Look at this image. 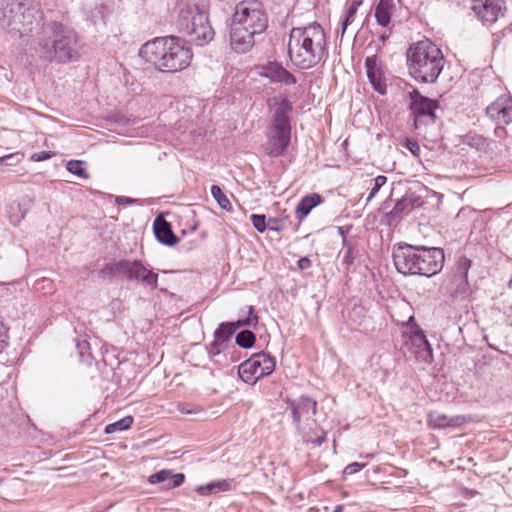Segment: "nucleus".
I'll return each mask as SVG.
<instances>
[{
  "label": "nucleus",
  "mask_w": 512,
  "mask_h": 512,
  "mask_svg": "<svg viewBox=\"0 0 512 512\" xmlns=\"http://www.w3.org/2000/svg\"><path fill=\"white\" fill-rule=\"evenodd\" d=\"M8 334L4 324L0 321V353L7 347Z\"/></svg>",
  "instance_id": "nucleus-47"
},
{
  "label": "nucleus",
  "mask_w": 512,
  "mask_h": 512,
  "mask_svg": "<svg viewBox=\"0 0 512 512\" xmlns=\"http://www.w3.org/2000/svg\"><path fill=\"white\" fill-rule=\"evenodd\" d=\"M275 358L266 352L253 354L238 367L239 377L247 384L254 385L258 380L275 370Z\"/></svg>",
  "instance_id": "nucleus-10"
},
{
  "label": "nucleus",
  "mask_w": 512,
  "mask_h": 512,
  "mask_svg": "<svg viewBox=\"0 0 512 512\" xmlns=\"http://www.w3.org/2000/svg\"><path fill=\"white\" fill-rule=\"evenodd\" d=\"M235 341L239 347L248 349L254 345L256 341V336L250 330H242L239 333H237Z\"/></svg>",
  "instance_id": "nucleus-33"
},
{
  "label": "nucleus",
  "mask_w": 512,
  "mask_h": 512,
  "mask_svg": "<svg viewBox=\"0 0 512 512\" xmlns=\"http://www.w3.org/2000/svg\"><path fill=\"white\" fill-rule=\"evenodd\" d=\"M387 38H388V35H386V34H382V35L380 36V41H381L382 43H385V41L387 40Z\"/></svg>",
  "instance_id": "nucleus-60"
},
{
  "label": "nucleus",
  "mask_w": 512,
  "mask_h": 512,
  "mask_svg": "<svg viewBox=\"0 0 512 512\" xmlns=\"http://www.w3.org/2000/svg\"><path fill=\"white\" fill-rule=\"evenodd\" d=\"M222 344L223 342L218 341L217 339L214 338V341L208 347L209 354L212 356L219 355L222 351Z\"/></svg>",
  "instance_id": "nucleus-49"
},
{
  "label": "nucleus",
  "mask_w": 512,
  "mask_h": 512,
  "mask_svg": "<svg viewBox=\"0 0 512 512\" xmlns=\"http://www.w3.org/2000/svg\"><path fill=\"white\" fill-rule=\"evenodd\" d=\"M139 56L160 72L176 73L191 64L193 52L183 39L166 36L143 44Z\"/></svg>",
  "instance_id": "nucleus-2"
},
{
  "label": "nucleus",
  "mask_w": 512,
  "mask_h": 512,
  "mask_svg": "<svg viewBox=\"0 0 512 512\" xmlns=\"http://www.w3.org/2000/svg\"><path fill=\"white\" fill-rule=\"evenodd\" d=\"M326 440V432L322 431V434L318 436L317 438L310 439L311 443H313L316 446H320L322 443H324Z\"/></svg>",
  "instance_id": "nucleus-55"
},
{
  "label": "nucleus",
  "mask_w": 512,
  "mask_h": 512,
  "mask_svg": "<svg viewBox=\"0 0 512 512\" xmlns=\"http://www.w3.org/2000/svg\"><path fill=\"white\" fill-rule=\"evenodd\" d=\"M486 115L495 125H508L512 122V98L506 95L498 97L486 108Z\"/></svg>",
  "instance_id": "nucleus-16"
},
{
  "label": "nucleus",
  "mask_w": 512,
  "mask_h": 512,
  "mask_svg": "<svg viewBox=\"0 0 512 512\" xmlns=\"http://www.w3.org/2000/svg\"><path fill=\"white\" fill-rule=\"evenodd\" d=\"M461 423L460 417H448L444 414H430L428 424L435 429L454 427Z\"/></svg>",
  "instance_id": "nucleus-24"
},
{
  "label": "nucleus",
  "mask_w": 512,
  "mask_h": 512,
  "mask_svg": "<svg viewBox=\"0 0 512 512\" xmlns=\"http://www.w3.org/2000/svg\"><path fill=\"white\" fill-rule=\"evenodd\" d=\"M409 109L413 117V125L419 130L433 124L436 120L435 111L438 108V101L423 96L418 90L409 92Z\"/></svg>",
  "instance_id": "nucleus-11"
},
{
  "label": "nucleus",
  "mask_w": 512,
  "mask_h": 512,
  "mask_svg": "<svg viewBox=\"0 0 512 512\" xmlns=\"http://www.w3.org/2000/svg\"><path fill=\"white\" fill-rule=\"evenodd\" d=\"M343 509H344L343 505H337L334 507L333 512H343Z\"/></svg>",
  "instance_id": "nucleus-59"
},
{
  "label": "nucleus",
  "mask_w": 512,
  "mask_h": 512,
  "mask_svg": "<svg viewBox=\"0 0 512 512\" xmlns=\"http://www.w3.org/2000/svg\"><path fill=\"white\" fill-rule=\"evenodd\" d=\"M125 259L115 262L106 263L99 271L103 278L113 279L115 277H123Z\"/></svg>",
  "instance_id": "nucleus-26"
},
{
  "label": "nucleus",
  "mask_w": 512,
  "mask_h": 512,
  "mask_svg": "<svg viewBox=\"0 0 512 512\" xmlns=\"http://www.w3.org/2000/svg\"><path fill=\"white\" fill-rule=\"evenodd\" d=\"M321 202V196L319 194L313 193L304 196L296 207V218L298 220H303L311 210L316 207Z\"/></svg>",
  "instance_id": "nucleus-22"
},
{
  "label": "nucleus",
  "mask_w": 512,
  "mask_h": 512,
  "mask_svg": "<svg viewBox=\"0 0 512 512\" xmlns=\"http://www.w3.org/2000/svg\"><path fill=\"white\" fill-rule=\"evenodd\" d=\"M75 341L80 361L86 365H91L95 358L92 353L90 339L84 335L77 337Z\"/></svg>",
  "instance_id": "nucleus-23"
},
{
  "label": "nucleus",
  "mask_w": 512,
  "mask_h": 512,
  "mask_svg": "<svg viewBox=\"0 0 512 512\" xmlns=\"http://www.w3.org/2000/svg\"><path fill=\"white\" fill-rule=\"evenodd\" d=\"M232 482H233L232 479H221V480L211 481V483L214 486V491H216V493L226 492V491L231 490Z\"/></svg>",
  "instance_id": "nucleus-43"
},
{
  "label": "nucleus",
  "mask_w": 512,
  "mask_h": 512,
  "mask_svg": "<svg viewBox=\"0 0 512 512\" xmlns=\"http://www.w3.org/2000/svg\"><path fill=\"white\" fill-rule=\"evenodd\" d=\"M291 140V128L271 126V135L269 136L266 154L277 158L286 152Z\"/></svg>",
  "instance_id": "nucleus-14"
},
{
  "label": "nucleus",
  "mask_w": 512,
  "mask_h": 512,
  "mask_svg": "<svg viewBox=\"0 0 512 512\" xmlns=\"http://www.w3.org/2000/svg\"><path fill=\"white\" fill-rule=\"evenodd\" d=\"M185 481V475L183 473H173L171 471V477H169L168 483L165 487L167 489L177 488L181 486Z\"/></svg>",
  "instance_id": "nucleus-41"
},
{
  "label": "nucleus",
  "mask_w": 512,
  "mask_h": 512,
  "mask_svg": "<svg viewBox=\"0 0 512 512\" xmlns=\"http://www.w3.org/2000/svg\"><path fill=\"white\" fill-rule=\"evenodd\" d=\"M405 346L413 354L415 359L423 363H431L433 360V350L428 342L424 331L419 327L411 331L405 340Z\"/></svg>",
  "instance_id": "nucleus-13"
},
{
  "label": "nucleus",
  "mask_w": 512,
  "mask_h": 512,
  "mask_svg": "<svg viewBox=\"0 0 512 512\" xmlns=\"http://www.w3.org/2000/svg\"><path fill=\"white\" fill-rule=\"evenodd\" d=\"M394 8L393 3L379 1L375 8V18L379 25L386 27L391 20V12Z\"/></svg>",
  "instance_id": "nucleus-25"
},
{
  "label": "nucleus",
  "mask_w": 512,
  "mask_h": 512,
  "mask_svg": "<svg viewBox=\"0 0 512 512\" xmlns=\"http://www.w3.org/2000/svg\"><path fill=\"white\" fill-rule=\"evenodd\" d=\"M504 126L505 125H496L494 132L497 137L502 138L505 135L506 131Z\"/></svg>",
  "instance_id": "nucleus-56"
},
{
  "label": "nucleus",
  "mask_w": 512,
  "mask_h": 512,
  "mask_svg": "<svg viewBox=\"0 0 512 512\" xmlns=\"http://www.w3.org/2000/svg\"><path fill=\"white\" fill-rule=\"evenodd\" d=\"M40 283H42V288H44L47 287V285H51L52 281L50 279L43 278L40 282L37 283V285H39Z\"/></svg>",
  "instance_id": "nucleus-57"
},
{
  "label": "nucleus",
  "mask_w": 512,
  "mask_h": 512,
  "mask_svg": "<svg viewBox=\"0 0 512 512\" xmlns=\"http://www.w3.org/2000/svg\"><path fill=\"white\" fill-rule=\"evenodd\" d=\"M153 231L157 241L163 245L172 247L179 241V238L172 231L171 224L161 214L154 219Z\"/></svg>",
  "instance_id": "nucleus-20"
},
{
  "label": "nucleus",
  "mask_w": 512,
  "mask_h": 512,
  "mask_svg": "<svg viewBox=\"0 0 512 512\" xmlns=\"http://www.w3.org/2000/svg\"><path fill=\"white\" fill-rule=\"evenodd\" d=\"M195 491L197 492V494L201 495V496H208V495H213V494H217L216 491H214V486L211 482L205 484V485H199L195 488Z\"/></svg>",
  "instance_id": "nucleus-44"
},
{
  "label": "nucleus",
  "mask_w": 512,
  "mask_h": 512,
  "mask_svg": "<svg viewBox=\"0 0 512 512\" xmlns=\"http://www.w3.org/2000/svg\"><path fill=\"white\" fill-rule=\"evenodd\" d=\"M411 205L410 198L403 196L395 203L393 209L390 211V215L393 217H401L402 213L408 214L411 212Z\"/></svg>",
  "instance_id": "nucleus-34"
},
{
  "label": "nucleus",
  "mask_w": 512,
  "mask_h": 512,
  "mask_svg": "<svg viewBox=\"0 0 512 512\" xmlns=\"http://www.w3.org/2000/svg\"><path fill=\"white\" fill-rule=\"evenodd\" d=\"M361 4H362L361 0H353L348 4L346 11H345V17L342 20V24H341L342 35L345 33L348 25L353 21L354 16L357 13V10Z\"/></svg>",
  "instance_id": "nucleus-29"
},
{
  "label": "nucleus",
  "mask_w": 512,
  "mask_h": 512,
  "mask_svg": "<svg viewBox=\"0 0 512 512\" xmlns=\"http://www.w3.org/2000/svg\"><path fill=\"white\" fill-rule=\"evenodd\" d=\"M82 48L76 31L57 21L43 25L31 44V49L40 59L58 64L78 61Z\"/></svg>",
  "instance_id": "nucleus-1"
},
{
  "label": "nucleus",
  "mask_w": 512,
  "mask_h": 512,
  "mask_svg": "<svg viewBox=\"0 0 512 512\" xmlns=\"http://www.w3.org/2000/svg\"><path fill=\"white\" fill-rule=\"evenodd\" d=\"M169 477H171V470L162 469L158 472L151 474L148 477V483L152 485L165 482L168 483Z\"/></svg>",
  "instance_id": "nucleus-39"
},
{
  "label": "nucleus",
  "mask_w": 512,
  "mask_h": 512,
  "mask_svg": "<svg viewBox=\"0 0 512 512\" xmlns=\"http://www.w3.org/2000/svg\"><path fill=\"white\" fill-rule=\"evenodd\" d=\"M237 329L241 327H256L258 324V316L254 312V308L252 306H249L248 309V316L243 319H238L237 321H234Z\"/></svg>",
  "instance_id": "nucleus-36"
},
{
  "label": "nucleus",
  "mask_w": 512,
  "mask_h": 512,
  "mask_svg": "<svg viewBox=\"0 0 512 512\" xmlns=\"http://www.w3.org/2000/svg\"><path fill=\"white\" fill-rule=\"evenodd\" d=\"M364 467V463L353 462L345 467L343 473L345 476L352 475L361 471Z\"/></svg>",
  "instance_id": "nucleus-45"
},
{
  "label": "nucleus",
  "mask_w": 512,
  "mask_h": 512,
  "mask_svg": "<svg viewBox=\"0 0 512 512\" xmlns=\"http://www.w3.org/2000/svg\"><path fill=\"white\" fill-rule=\"evenodd\" d=\"M53 155L54 153L51 151L36 152L30 156V160L33 162L45 161L47 159H50Z\"/></svg>",
  "instance_id": "nucleus-46"
},
{
  "label": "nucleus",
  "mask_w": 512,
  "mask_h": 512,
  "mask_svg": "<svg viewBox=\"0 0 512 512\" xmlns=\"http://www.w3.org/2000/svg\"><path fill=\"white\" fill-rule=\"evenodd\" d=\"M178 409L182 414H193L198 412V408H188V404L180 403Z\"/></svg>",
  "instance_id": "nucleus-51"
},
{
  "label": "nucleus",
  "mask_w": 512,
  "mask_h": 512,
  "mask_svg": "<svg viewBox=\"0 0 512 512\" xmlns=\"http://www.w3.org/2000/svg\"><path fill=\"white\" fill-rule=\"evenodd\" d=\"M43 22V12L31 0H0V26L19 36L37 38Z\"/></svg>",
  "instance_id": "nucleus-6"
},
{
  "label": "nucleus",
  "mask_w": 512,
  "mask_h": 512,
  "mask_svg": "<svg viewBox=\"0 0 512 512\" xmlns=\"http://www.w3.org/2000/svg\"><path fill=\"white\" fill-rule=\"evenodd\" d=\"M287 408L291 411V417L296 428L299 429L301 421L311 413L317 412V402L309 396L302 395L297 399H287Z\"/></svg>",
  "instance_id": "nucleus-15"
},
{
  "label": "nucleus",
  "mask_w": 512,
  "mask_h": 512,
  "mask_svg": "<svg viewBox=\"0 0 512 512\" xmlns=\"http://www.w3.org/2000/svg\"><path fill=\"white\" fill-rule=\"evenodd\" d=\"M236 330L238 329L234 322H223L214 331V338L225 343L230 339Z\"/></svg>",
  "instance_id": "nucleus-27"
},
{
  "label": "nucleus",
  "mask_w": 512,
  "mask_h": 512,
  "mask_svg": "<svg viewBox=\"0 0 512 512\" xmlns=\"http://www.w3.org/2000/svg\"><path fill=\"white\" fill-rule=\"evenodd\" d=\"M269 107L272 111L271 126L291 128L290 114L293 105L288 99L272 98L269 100Z\"/></svg>",
  "instance_id": "nucleus-18"
},
{
  "label": "nucleus",
  "mask_w": 512,
  "mask_h": 512,
  "mask_svg": "<svg viewBox=\"0 0 512 512\" xmlns=\"http://www.w3.org/2000/svg\"><path fill=\"white\" fill-rule=\"evenodd\" d=\"M472 261L465 256L456 259L449 275L446 291L449 296L455 300H467L472 293L471 285L468 281V272Z\"/></svg>",
  "instance_id": "nucleus-9"
},
{
  "label": "nucleus",
  "mask_w": 512,
  "mask_h": 512,
  "mask_svg": "<svg viewBox=\"0 0 512 512\" xmlns=\"http://www.w3.org/2000/svg\"><path fill=\"white\" fill-rule=\"evenodd\" d=\"M366 74L375 91L380 94L386 93V83L384 81L382 70L378 66L377 57L369 56L365 59Z\"/></svg>",
  "instance_id": "nucleus-21"
},
{
  "label": "nucleus",
  "mask_w": 512,
  "mask_h": 512,
  "mask_svg": "<svg viewBox=\"0 0 512 512\" xmlns=\"http://www.w3.org/2000/svg\"><path fill=\"white\" fill-rule=\"evenodd\" d=\"M406 148L410 150L413 154H416L419 151V145L417 144V142L409 139L407 140Z\"/></svg>",
  "instance_id": "nucleus-54"
},
{
  "label": "nucleus",
  "mask_w": 512,
  "mask_h": 512,
  "mask_svg": "<svg viewBox=\"0 0 512 512\" xmlns=\"http://www.w3.org/2000/svg\"><path fill=\"white\" fill-rule=\"evenodd\" d=\"M140 199L130 198L127 196H116L115 203L118 205H134L138 204Z\"/></svg>",
  "instance_id": "nucleus-48"
},
{
  "label": "nucleus",
  "mask_w": 512,
  "mask_h": 512,
  "mask_svg": "<svg viewBox=\"0 0 512 512\" xmlns=\"http://www.w3.org/2000/svg\"><path fill=\"white\" fill-rule=\"evenodd\" d=\"M471 9L486 23H494L503 15L502 0H471Z\"/></svg>",
  "instance_id": "nucleus-17"
},
{
  "label": "nucleus",
  "mask_w": 512,
  "mask_h": 512,
  "mask_svg": "<svg viewBox=\"0 0 512 512\" xmlns=\"http://www.w3.org/2000/svg\"><path fill=\"white\" fill-rule=\"evenodd\" d=\"M310 266H311V260L309 258L301 257L298 260V267H299V269L306 270V269L310 268Z\"/></svg>",
  "instance_id": "nucleus-52"
},
{
  "label": "nucleus",
  "mask_w": 512,
  "mask_h": 512,
  "mask_svg": "<svg viewBox=\"0 0 512 512\" xmlns=\"http://www.w3.org/2000/svg\"><path fill=\"white\" fill-rule=\"evenodd\" d=\"M463 143L476 149H483L486 146V139L476 134H466L463 136Z\"/></svg>",
  "instance_id": "nucleus-38"
},
{
  "label": "nucleus",
  "mask_w": 512,
  "mask_h": 512,
  "mask_svg": "<svg viewBox=\"0 0 512 512\" xmlns=\"http://www.w3.org/2000/svg\"><path fill=\"white\" fill-rule=\"evenodd\" d=\"M133 422H134V418L132 416L123 417L122 419H120L114 423H110V424L106 425L104 432L106 434H113L115 432L126 431L131 428Z\"/></svg>",
  "instance_id": "nucleus-28"
},
{
  "label": "nucleus",
  "mask_w": 512,
  "mask_h": 512,
  "mask_svg": "<svg viewBox=\"0 0 512 512\" xmlns=\"http://www.w3.org/2000/svg\"><path fill=\"white\" fill-rule=\"evenodd\" d=\"M23 158V155L19 152L12 153L5 155L3 157H0V166L2 165H16L18 164Z\"/></svg>",
  "instance_id": "nucleus-42"
},
{
  "label": "nucleus",
  "mask_w": 512,
  "mask_h": 512,
  "mask_svg": "<svg viewBox=\"0 0 512 512\" xmlns=\"http://www.w3.org/2000/svg\"><path fill=\"white\" fill-rule=\"evenodd\" d=\"M504 315L506 322L512 326V304L505 307Z\"/></svg>",
  "instance_id": "nucleus-53"
},
{
  "label": "nucleus",
  "mask_w": 512,
  "mask_h": 512,
  "mask_svg": "<svg viewBox=\"0 0 512 512\" xmlns=\"http://www.w3.org/2000/svg\"><path fill=\"white\" fill-rule=\"evenodd\" d=\"M339 234L341 235L342 237V242L344 241V238H346L345 236V228L344 227H339Z\"/></svg>",
  "instance_id": "nucleus-58"
},
{
  "label": "nucleus",
  "mask_w": 512,
  "mask_h": 512,
  "mask_svg": "<svg viewBox=\"0 0 512 512\" xmlns=\"http://www.w3.org/2000/svg\"><path fill=\"white\" fill-rule=\"evenodd\" d=\"M211 194L221 209L228 212L232 210V205L220 186L212 185Z\"/></svg>",
  "instance_id": "nucleus-31"
},
{
  "label": "nucleus",
  "mask_w": 512,
  "mask_h": 512,
  "mask_svg": "<svg viewBox=\"0 0 512 512\" xmlns=\"http://www.w3.org/2000/svg\"><path fill=\"white\" fill-rule=\"evenodd\" d=\"M66 168L67 170L82 178V179H87L88 178V174L86 172V169L84 168V162L83 161H80V160H70L67 162V165H66Z\"/></svg>",
  "instance_id": "nucleus-35"
},
{
  "label": "nucleus",
  "mask_w": 512,
  "mask_h": 512,
  "mask_svg": "<svg viewBox=\"0 0 512 512\" xmlns=\"http://www.w3.org/2000/svg\"><path fill=\"white\" fill-rule=\"evenodd\" d=\"M86 19L91 21L94 25L102 22L104 19V6L96 5L85 12Z\"/></svg>",
  "instance_id": "nucleus-37"
},
{
  "label": "nucleus",
  "mask_w": 512,
  "mask_h": 512,
  "mask_svg": "<svg viewBox=\"0 0 512 512\" xmlns=\"http://www.w3.org/2000/svg\"><path fill=\"white\" fill-rule=\"evenodd\" d=\"M250 220L253 224V227L260 233H263L266 231L267 228L273 231H278L279 229L277 227H273L270 225L271 222H276L275 219H269L268 224L266 223V217L262 214H252L250 216Z\"/></svg>",
  "instance_id": "nucleus-30"
},
{
  "label": "nucleus",
  "mask_w": 512,
  "mask_h": 512,
  "mask_svg": "<svg viewBox=\"0 0 512 512\" xmlns=\"http://www.w3.org/2000/svg\"><path fill=\"white\" fill-rule=\"evenodd\" d=\"M262 75L272 82L291 86L297 83L296 77L277 62H270L263 67Z\"/></svg>",
  "instance_id": "nucleus-19"
},
{
  "label": "nucleus",
  "mask_w": 512,
  "mask_h": 512,
  "mask_svg": "<svg viewBox=\"0 0 512 512\" xmlns=\"http://www.w3.org/2000/svg\"><path fill=\"white\" fill-rule=\"evenodd\" d=\"M326 53V35L320 24L314 22L294 27L289 33L288 55L292 64L302 70L316 66Z\"/></svg>",
  "instance_id": "nucleus-4"
},
{
  "label": "nucleus",
  "mask_w": 512,
  "mask_h": 512,
  "mask_svg": "<svg viewBox=\"0 0 512 512\" xmlns=\"http://www.w3.org/2000/svg\"><path fill=\"white\" fill-rule=\"evenodd\" d=\"M509 287L512 289V278H511V281H510Z\"/></svg>",
  "instance_id": "nucleus-61"
},
{
  "label": "nucleus",
  "mask_w": 512,
  "mask_h": 512,
  "mask_svg": "<svg viewBox=\"0 0 512 512\" xmlns=\"http://www.w3.org/2000/svg\"><path fill=\"white\" fill-rule=\"evenodd\" d=\"M123 268L124 280L140 283L153 290L158 287V274L141 260L125 259Z\"/></svg>",
  "instance_id": "nucleus-12"
},
{
  "label": "nucleus",
  "mask_w": 512,
  "mask_h": 512,
  "mask_svg": "<svg viewBox=\"0 0 512 512\" xmlns=\"http://www.w3.org/2000/svg\"><path fill=\"white\" fill-rule=\"evenodd\" d=\"M406 56L409 74L418 82L434 83L444 68L441 49L428 39L411 45Z\"/></svg>",
  "instance_id": "nucleus-7"
},
{
  "label": "nucleus",
  "mask_w": 512,
  "mask_h": 512,
  "mask_svg": "<svg viewBox=\"0 0 512 512\" xmlns=\"http://www.w3.org/2000/svg\"><path fill=\"white\" fill-rule=\"evenodd\" d=\"M373 181L374 184L367 197V203L370 202L376 196L378 191L386 184L387 177L384 175H378Z\"/></svg>",
  "instance_id": "nucleus-40"
},
{
  "label": "nucleus",
  "mask_w": 512,
  "mask_h": 512,
  "mask_svg": "<svg viewBox=\"0 0 512 512\" xmlns=\"http://www.w3.org/2000/svg\"><path fill=\"white\" fill-rule=\"evenodd\" d=\"M406 198H410L411 202V211L414 210L416 207H420L422 205V200L419 196L415 195L414 193L406 194Z\"/></svg>",
  "instance_id": "nucleus-50"
},
{
  "label": "nucleus",
  "mask_w": 512,
  "mask_h": 512,
  "mask_svg": "<svg viewBox=\"0 0 512 512\" xmlns=\"http://www.w3.org/2000/svg\"><path fill=\"white\" fill-rule=\"evenodd\" d=\"M176 26L179 32L188 36L189 42L196 46L207 45L215 35L204 3L183 4L179 9Z\"/></svg>",
  "instance_id": "nucleus-8"
},
{
  "label": "nucleus",
  "mask_w": 512,
  "mask_h": 512,
  "mask_svg": "<svg viewBox=\"0 0 512 512\" xmlns=\"http://www.w3.org/2000/svg\"><path fill=\"white\" fill-rule=\"evenodd\" d=\"M392 258L396 270L404 276L432 277L444 266L441 248L398 243L393 246Z\"/></svg>",
  "instance_id": "nucleus-3"
},
{
  "label": "nucleus",
  "mask_w": 512,
  "mask_h": 512,
  "mask_svg": "<svg viewBox=\"0 0 512 512\" xmlns=\"http://www.w3.org/2000/svg\"><path fill=\"white\" fill-rule=\"evenodd\" d=\"M267 24V15L258 0L238 3L230 31L232 48L239 53L248 51L254 44V36L263 33Z\"/></svg>",
  "instance_id": "nucleus-5"
},
{
  "label": "nucleus",
  "mask_w": 512,
  "mask_h": 512,
  "mask_svg": "<svg viewBox=\"0 0 512 512\" xmlns=\"http://www.w3.org/2000/svg\"><path fill=\"white\" fill-rule=\"evenodd\" d=\"M343 247L346 248L344 257H343V264H345L347 267H350L354 264V261L356 257L358 256V249L356 245L348 240L347 238H344L343 241Z\"/></svg>",
  "instance_id": "nucleus-32"
}]
</instances>
